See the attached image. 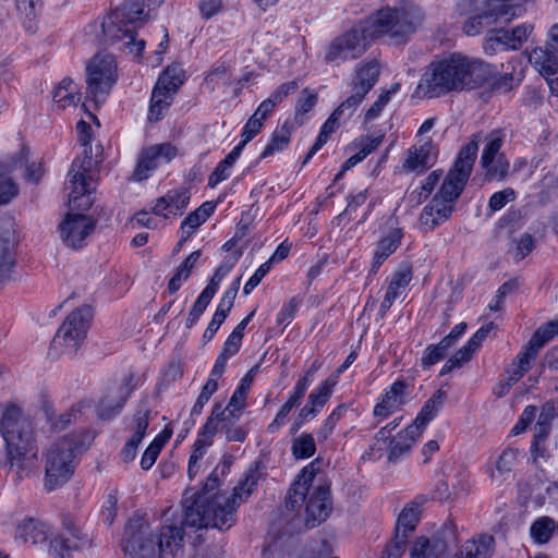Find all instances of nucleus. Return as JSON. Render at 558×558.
Wrapping results in <instances>:
<instances>
[{
	"mask_svg": "<svg viewBox=\"0 0 558 558\" xmlns=\"http://www.w3.org/2000/svg\"><path fill=\"white\" fill-rule=\"evenodd\" d=\"M356 109L352 106H345V101H342L325 121L320 128V132L317 136L316 142L308 150L303 165L307 163L311 158L327 143L329 135L332 134L339 126V120L345 116L350 118Z\"/></svg>",
	"mask_w": 558,
	"mask_h": 558,
	"instance_id": "23",
	"label": "nucleus"
},
{
	"mask_svg": "<svg viewBox=\"0 0 558 558\" xmlns=\"http://www.w3.org/2000/svg\"><path fill=\"white\" fill-rule=\"evenodd\" d=\"M550 425L551 416L546 413H541L536 423V433L532 442V447L536 448L538 444L546 439L550 430Z\"/></svg>",
	"mask_w": 558,
	"mask_h": 558,
	"instance_id": "64",
	"label": "nucleus"
},
{
	"mask_svg": "<svg viewBox=\"0 0 558 558\" xmlns=\"http://www.w3.org/2000/svg\"><path fill=\"white\" fill-rule=\"evenodd\" d=\"M517 450L507 448L498 457L495 463V470L490 472V478L493 481L501 482L505 476L511 472V468L517 459Z\"/></svg>",
	"mask_w": 558,
	"mask_h": 558,
	"instance_id": "39",
	"label": "nucleus"
},
{
	"mask_svg": "<svg viewBox=\"0 0 558 558\" xmlns=\"http://www.w3.org/2000/svg\"><path fill=\"white\" fill-rule=\"evenodd\" d=\"M207 447H208V445H206V441L205 440H201L197 437L196 441L194 442V450H193V452H192V454L190 457V460H189L187 473H189V476L191 478L194 477L195 474L197 473V471L199 469L198 461L205 454V449Z\"/></svg>",
	"mask_w": 558,
	"mask_h": 558,
	"instance_id": "61",
	"label": "nucleus"
},
{
	"mask_svg": "<svg viewBox=\"0 0 558 558\" xmlns=\"http://www.w3.org/2000/svg\"><path fill=\"white\" fill-rule=\"evenodd\" d=\"M347 412V407L344 404L338 405L325 420L323 426L317 432V437L319 441H325L329 435L335 429L338 421L342 417V415Z\"/></svg>",
	"mask_w": 558,
	"mask_h": 558,
	"instance_id": "51",
	"label": "nucleus"
},
{
	"mask_svg": "<svg viewBox=\"0 0 558 558\" xmlns=\"http://www.w3.org/2000/svg\"><path fill=\"white\" fill-rule=\"evenodd\" d=\"M92 148L83 149V157H77L72 162L71 169L69 171L70 174L80 173L83 177H93V169L95 168L97 161L94 160L92 155Z\"/></svg>",
	"mask_w": 558,
	"mask_h": 558,
	"instance_id": "47",
	"label": "nucleus"
},
{
	"mask_svg": "<svg viewBox=\"0 0 558 558\" xmlns=\"http://www.w3.org/2000/svg\"><path fill=\"white\" fill-rule=\"evenodd\" d=\"M25 154L26 153L24 150H20L14 156L0 161V178H4L17 168H21V166L26 161Z\"/></svg>",
	"mask_w": 558,
	"mask_h": 558,
	"instance_id": "63",
	"label": "nucleus"
},
{
	"mask_svg": "<svg viewBox=\"0 0 558 558\" xmlns=\"http://www.w3.org/2000/svg\"><path fill=\"white\" fill-rule=\"evenodd\" d=\"M93 308L83 305L72 311L52 339L49 355L74 354L87 336L93 319Z\"/></svg>",
	"mask_w": 558,
	"mask_h": 558,
	"instance_id": "8",
	"label": "nucleus"
},
{
	"mask_svg": "<svg viewBox=\"0 0 558 558\" xmlns=\"http://www.w3.org/2000/svg\"><path fill=\"white\" fill-rule=\"evenodd\" d=\"M95 221L83 214H66L59 225L60 239L71 248H80L93 233Z\"/></svg>",
	"mask_w": 558,
	"mask_h": 558,
	"instance_id": "15",
	"label": "nucleus"
},
{
	"mask_svg": "<svg viewBox=\"0 0 558 558\" xmlns=\"http://www.w3.org/2000/svg\"><path fill=\"white\" fill-rule=\"evenodd\" d=\"M54 105L59 109L76 107L81 100L76 84L71 78H63L52 93Z\"/></svg>",
	"mask_w": 558,
	"mask_h": 558,
	"instance_id": "31",
	"label": "nucleus"
},
{
	"mask_svg": "<svg viewBox=\"0 0 558 558\" xmlns=\"http://www.w3.org/2000/svg\"><path fill=\"white\" fill-rule=\"evenodd\" d=\"M160 0H125L108 14L102 22L106 40L120 44L119 49L140 57L145 48L144 39H136L135 31L149 17L151 5H159Z\"/></svg>",
	"mask_w": 558,
	"mask_h": 558,
	"instance_id": "6",
	"label": "nucleus"
},
{
	"mask_svg": "<svg viewBox=\"0 0 558 558\" xmlns=\"http://www.w3.org/2000/svg\"><path fill=\"white\" fill-rule=\"evenodd\" d=\"M486 145L484 147L481 163L482 166L488 165L497 158L498 153L504 143V134L499 130H494L484 137Z\"/></svg>",
	"mask_w": 558,
	"mask_h": 558,
	"instance_id": "40",
	"label": "nucleus"
},
{
	"mask_svg": "<svg viewBox=\"0 0 558 558\" xmlns=\"http://www.w3.org/2000/svg\"><path fill=\"white\" fill-rule=\"evenodd\" d=\"M184 70L179 65H170L161 73L156 83L160 84V86H163L168 88V90L175 94L179 87L184 83Z\"/></svg>",
	"mask_w": 558,
	"mask_h": 558,
	"instance_id": "41",
	"label": "nucleus"
},
{
	"mask_svg": "<svg viewBox=\"0 0 558 558\" xmlns=\"http://www.w3.org/2000/svg\"><path fill=\"white\" fill-rule=\"evenodd\" d=\"M515 198V192L507 187L502 191L494 193L488 202V208L490 211H497L504 208L509 202Z\"/></svg>",
	"mask_w": 558,
	"mask_h": 558,
	"instance_id": "60",
	"label": "nucleus"
},
{
	"mask_svg": "<svg viewBox=\"0 0 558 558\" xmlns=\"http://www.w3.org/2000/svg\"><path fill=\"white\" fill-rule=\"evenodd\" d=\"M557 335L558 322L550 320L538 327L530 341L539 350L546 342L551 340Z\"/></svg>",
	"mask_w": 558,
	"mask_h": 558,
	"instance_id": "49",
	"label": "nucleus"
},
{
	"mask_svg": "<svg viewBox=\"0 0 558 558\" xmlns=\"http://www.w3.org/2000/svg\"><path fill=\"white\" fill-rule=\"evenodd\" d=\"M317 102V94L304 88L296 102L294 120L298 124L303 123V116L311 111Z\"/></svg>",
	"mask_w": 558,
	"mask_h": 558,
	"instance_id": "48",
	"label": "nucleus"
},
{
	"mask_svg": "<svg viewBox=\"0 0 558 558\" xmlns=\"http://www.w3.org/2000/svg\"><path fill=\"white\" fill-rule=\"evenodd\" d=\"M293 128L289 121L277 128L271 135V140L265 147L260 157L266 158L283 150L290 143Z\"/></svg>",
	"mask_w": 558,
	"mask_h": 558,
	"instance_id": "36",
	"label": "nucleus"
},
{
	"mask_svg": "<svg viewBox=\"0 0 558 558\" xmlns=\"http://www.w3.org/2000/svg\"><path fill=\"white\" fill-rule=\"evenodd\" d=\"M558 527L556 521L549 517L537 519L531 526V536L537 543H547Z\"/></svg>",
	"mask_w": 558,
	"mask_h": 558,
	"instance_id": "43",
	"label": "nucleus"
},
{
	"mask_svg": "<svg viewBox=\"0 0 558 558\" xmlns=\"http://www.w3.org/2000/svg\"><path fill=\"white\" fill-rule=\"evenodd\" d=\"M421 433L417 426L411 424L400 432L397 437L392 438L390 440L389 460L396 461L400 456L408 452Z\"/></svg>",
	"mask_w": 558,
	"mask_h": 558,
	"instance_id": "32",
	"label": "nucleus"
},
{
	"mask_svg": "<svg viewBox=\"0 0 558 558\" xmlns=\"http://www.w3.org/2000/svg\"><path fill=\"white\" fill-rule=\"evenodd\" d=\"M174 94L168 88L156 83L151 93L150 106L148 111L149 121H159L163 118L169 109Z\"/></svg>",
	"mask_w": 558,
	"mask_h": 558,
	"instance_id": "30",
	"label": "nucleus"
},
{
	"mask_svg": "<svg viewBox=\"0 0 558 558\" xmlns=\"http://www.w3.org/2000/svg\"><path fill=\"white\" fill-rule=\"evenodd\" d=\"M16 244L15 229L12 220H3L0 225V284L11 280L15 266L13 250Z\"/></svg>",
	"mask_w": 558,
	"mask_h": 558,
	"instance_id": "18",
	"label": "nucleus"
},
{
	"mask_svg": "<svg viewBox=\"0 0 558 558\" xmlns=\"http://www.w3.org/2000/svg\"><path fill=\"white\" fill-rule=\"evenodd\" d=\"M240 414L223 410L221 404H215L206 423L198 433V438L205 440L206 445L213 444V437L217 434H223L227 441L245 440L247 430L239 424Z\"/></svg>",
	"mask_w": 558,
	"mask_h": 558,
	"instance_id": "11",
	"label": "nucleus"
},
{
	"mask_svg": "<svg viewBox=\"0 0 558 558\" xmlns=\"http://www.w3.org/2000/svg\"><path fill=\"white\" fill-rule=\"evenodd\" d=\"M262 478L258 463L251 466L244 478L233 488L230 497L209 499L206 494H184L185 515L181 526L194 529L229 530L236 521V508L244 502Z\"/></svg>",
	"mask_w": 558,
	"mask_h": 558,
	"instance_id": "3",
	"label": "nucleus"
},
{
	"mask_svg": "<svg viewBox=\"0 0 558 558\" xmlns=\"http://www.w3.org/2000/svg\"><path fill=\"white\" fill-rule=\"evenodd\" d=\"M401 238L402 231L400 229H393L377 243V247L374 254V262L372 265L373 271H376L384 263V260H386V258L397 250Z\"/></svg>",
	"mask_w": 558,
	"mask_h": 558,
	"instance_id": "33",
	"label": "nucleus"
},
{
	"mask_svg": "<svg viewBox=\"0 0 558 558\" xmlns=\"http://www.w3.org/2000/svg\"><path fill=\"white\" fill-rule=\"evenodd\" d=\"M80 441L66 436L50 445L45 453V488L52 492L68 483L74 474Z\"/></svg>",
	"mask_w": 558,
	"mask_h": 558,
	"instance_id": "7",
	"label": "nucleus"
},
{
	"mask_svg": "<svg viewBox=\"0 0 558 558\" xmlns=\"http://www.w3.org/2000/svg\"><path fill=\"white\" fill-rule=\"evenodd\" d=\"M290 549L282 536L267 537L262 550V558H289Z\"/></svg>",
	"mask_w": 558,
	"mask_h": 558,
	"instance_id": "42",
	"label": "nucleus"
},
{
	"mask_svg": "<svg viewBox=\"0 0 558 558\" xmlns=\"http://www.w3.org/2000/svg\"><path fill=\"white\" fill-rule=\"evenodd\" d=\"M482 138V133L473 134L470 142L460 149L453 168L445 177L437 194L442 202L452 205L462 193L472 172Z\"/></svg>",
	"mask_w": 558,
	"mask_h": 558,
	"instance_id": "9",
	"label": "nucleus"
},
{
	"mask_svg": "<svg viewBox=\"0 0 558 558\" xmlns=\"http://www.w3.org/2000/svg\"><path fill=\"white\" fill-rule=\"evenodd\" d=\"M213 298L214 295L209 294V292H206L204 290L202 291V293L198 295L192 310L189 313V317L185 324L186 328L190 329L197 323V320L199 319V317L202 316V314L204 313Z\"/></svg>",
	"mask_w": 558,
	"mask_h": 558,
	"instance_id": "52",
	"label": "nucleus"
},
{
	"mask_svg": "<svg viewBox=\"0 0 558 558\" xmlns=\"http://www.w3.org/2000/svg\"><path fill=\"white\" fill-rule=\"evenodd\" d=\"M408 541L404 535H393L386 545L380 558H401L405 551Z\"/></svg>",
	"mask_w": 558,
	"mask_h": 558,
	"instance_id": "56",
	"label": "nucleus"
},
{
	"mask_svg": "<svg viewBox=\"0 0 558 558\" xmlns=\"http://www.w3.org/2000/svg\"><path fill=\"white\" fill-rule=\"evenodd\" d=\"M482 167L486 171L485 177L487 180L502 181L509 172L510 163L502 154H499L497 158L494 159V161H490L488 165Z\"/></svg>",
	"mask_w": 558,
	"mask_h": 558,
	"instance_id": "46",
	"label": "nucleus"
},
{
	"mask_svg": "<svg viewBox=\"0 0 558 558\" xmlns=\"http://www.w3.org/2000/svg\"><path fill=\"white\" fill-rule=\"evenodd\" d=\"M424 20L422 10L410 1H400L393 7H385L368 16L363 24L355 25L336 37L327 47L326 63L341 64L360 58L371 40L388 36L395 44L405 43Z\"/></svg>",
	"mask_w": 558,
	"mask_h": 558,
	"instance_id": "1",
	"label": "nucleus"
},
{
	"mask_svg": "<svg viewBox=\"0 0 558 558\" xmlns=\"http://www.w3.org/2000/svg\"><path fill=\"white\" fill-rule=\"evenodd\" d=\"M305 505V525L313 529L330 515L332 502L330 499V488L328 484H319L313 490H307Z\"/></svg>",
	"mask_w": 558,
	"mask_h": 558,
	"instance_id": "16",
	"label": "nucleus"
},
{
	"mask_svg": "<svg viewBox=\"0 0 558 558\" xmlns=\"http://www.w3.org/2000/svg\"><path fill=\"white\" fill-rule=\"evenodd\" d=\"M48 526L35 519H24L15 530V542L23 546H36L48 539Z\"/></svg>",
	"mask_w": 558,
	"mask_h": 558,
	"instance_id": "25",
	"label": "nucleus"
},
{
	"mask_svg": "<svg viewBox=\"0 0 558 558\" xmlns=\"http://www.w3.org/2000/svg\"><path fill=\"white\" fill-rule=\"evenodd\" d=\"M446 399V392L437 390L424 404L421 412L412 423L422 432L425 426L437 415Z\"/></svg>",
	"mask_w": 558,
	"mask_h": 558,
	"instance_id": "34",
	"label": "nucleus"
},
{
	"mask_svg": "<svg viewBox=\"0 0 558 558\" xmlns=\"http://www.w3.org/2000/svg\"><path fill=\"white\" fill-rule=\"evenodd\" d=\"M458 544V530L452 522L445 523L432 538L421 536L412 545L411 558H447Z\"/></svg>",
	"mask_w": 558,
	"mask_h": 558,
	"instance_id": "12",
	"label": "nucleus"
},
{
	"mask_svg": "<svg viewBox=\"0 0 558 558\" xmlns=\"http://www.w3.org/2000/svg\"><path fill=\"white\" fill-rule=\"evenodd\" d=\"M408 386L404 379H398L389 387L373 411L374 416L378 418V423L398 411L407 402Z\"/></svg>",
	"mask_w": 558,
	"mask_h": 558,
	"instance_id": "21",
	"label": "nucleus"
},
{
	"mask_svg": "<svg viewBox=\"0 0 558 558\" xmlns=\"http://www.w3.org/2000/svg\"><path fill=\"white\" fill-rule=\"evenodd\" d=\"M430 150L432 145L429 143L423 144L420 148L410 149L403 163L404 169L417 172L426 170L430 166Z\"/></svg>",
	"mask_w": 558,
	"mask_h": 558,
	"instance_id": "37",
	"label": "nucleus"
},
{
	"mask_svg": "<svg viewBox=\"0 0 558 558\" xmlns=\"http://www.w3.org/2000/svg\"><path fill=\"white\" fill-rule=\"evenodd\" d=\"M184 531L181 525L166 523L155 534L144 518H133L125 526L123 549L128 558H177L182 553Z\"/></svg>",
	"mask_w": 558,
	"mask_h": 558,
	"instance_id": "4",
	"label": "nucleus"
},
{
	"mask_svg": "<svg viewBox=\"0 0 558 558\" xmlns=\"http://www.w3.org/2000/svg\"><path fill=\"white\" fill-rule=\"evenodd\" d=\"M165 441L166 439L156 437L146 448L141 459V466L143 470H149L154 465Z\"/></svg>",
	"mask_w": 558,
	"mask_h": 558,
	"instance_id": "57",
	"label": "nucleus"
},
{
	"mask_svg": "<svg viewBox=\"0 0 558 558\" xmlns=\"http://www.w3.org/2000/svg\"><path fill=\"white\" fill-rule=\"evenodd\" d=\"M150 412L148 400H141L129 425L130 432L138 436H145L149 425Z\"/></svg>",
	"mask_w": 558,
	"mask_h": 558,
	"instance_id": "38",
	"label": "nucleus"
},
{
	"mask_svg": "<svg viewBox=\"0 0 558 558\" xmlns=\"http://www.w3.org/2000/svg\"><path fill=\"white\" fill-rule=\"evenodd\" d=\"M531 32L532 26L526 24L519 25L512 29H505L509 49H518L527 39Z\"/></svg>",
	"mask_w": 558,
	"mask_h": 558,
	"instance_id": "53",
	"label": "nucleus"
},
{
	"mask_svg": "<svg viewBox=\"0 0 558 558\" xmlns=\"http://www.w3.org/2000/svg\"><path fill=\"white\" fill-rule=\"evenodd\" d=\"M453 206L439 199L436 195L429 205L425 206L420 215V222L428 230H433L436 226L446 221L451 213Z\"/></svg>",
	"mask_w": 558,
	"mask_h": 558,
	"instance_id": "28",
	"label": "nucleus"
},
{
	"mask_svg": "<svg viewBox=\"0 0 558 558\" xmlns=\"http://www.w3.org/2000/svg\"><path fill=\"white\" fill-rule=\"evenodd\" d=\"M292 454L296 459H306L316 451L315 439L312 434L303 433L292 441Z\"/></svg>",
	"mask_w": 558,
	"mask_h": 558,
	"instance_id": "44",
	"label": "nucleus"
},
{
	"mask_svg": "<svg viewBox=\"0 0 558 558\" xmlns=\"http://www.w3.org/2000/svg\"><path fill=\"white\" fill-rule=\"evenodd\" d=\"M380 74L379 62L375 59L361 62L356 65L351 83L352 94L344 100L345 106L357 109L367 93L377 83Z\"/></svg>",
	"mask_w": 558,
	"mask_h": 558,
	"instance_id": "14",
	"label": "nucleus"
},
{
	"mask_svg": "<svg viewBox=\"0 0 558 558\" xmlns=\"http://www.w3.org/2000/svg\"><path fill=\"white\" fill-rule=\"evenodd\" d=\"M19 194L17 184L10 178H0V205H8Z\"/></svg>",
	"mask_w": 558,
	"mask_h": 558,
	"instance_id": "62",
	"label": "nucleus"
},
{
	"mask_svg": "<svg viewBox=\"0 0 558 558\" xmlns=\"http://www.w3.org/2000/svg\"><path fill=\"white\" fill-rule=\"evenodd\" d=\"M498 17H501L496 12L495 8L489 7L486 11L475 16L468 19L463 25V32L468 36H476L483 31L489 28Z\"/></svg>",
	"mask_w": 558,
	"mask_h": 558,
	"instance_id": "35",
	"label": "nucleus"
},
{
	"mask_svg": "<svg viewBox=\"0 0 558 558\" xmlns=\"http://www.w3.org/2000/svg\"><path fill=\"white\" fill-rule=\"evenodd\" d=\"M218 389V384L216 378H209L207 383L204 385L201 393L198 395L196 402L194 403L191 415H199L204 405L208 402L214 392Z\"/></svg>",
	"mask_w": 558,
	"mask_h": 558,
	"instance_id": "54",
	"label": "nucleus"
},
{
	"mask_svg": "<svg viewBox=\"0 0 558 558\" xmlns=\"http://www.w3.org/2000/svg\"><path fill=\"white\" fill-rule=\"evenodd\" d=\"M90 535L71 518L63 520V534L56 536L50 543L52 558H72L71 550L89 547Z\"/></svg>",
	"mask_w": 558,
	"mask_h": 558,
	"instance_id": "13",
	"label": "nucleus"
},
{
	"mask_svg": "<svg viewBox=\"0 0 558 558\" xmlns=\"http://www.w3.org/2000/svg\"><path fill=\"white\" fill-rule=\"evenodd\" d=\"M65 189L69 190V202L77 209L86 210L92 206L90 194L95 191L94 177H83L80 173L68 174Z\"/></svg>",
	"mask_w": 558,
	"mask_h": 558,
	"instance_id": "22",
	"label": "nucleus"
},
{
	"mask_svg": "<svg viewBox=\"0 0 558 558\" xmlns=\"http://www.w3.org/2000/svg\"><path fill=\"white\" fill-rule=\"evenodd\" d=\"M240 286V278H238L230 288L226 290L223 293L219 305L216 310L217 313L221 314L222 316L227 317L229 312L231 311L238 290Z\"/></svg>",
	"mask_w": 558,
	"mask_h": 558,
	"instance_id": "59",
	"label": "nucleus"
},
{
	"mask_svg": "<svg viewBox=\"0 0 558 558\" xmlns=\"http://www.w3.org/2000/svg\"><path fill=\"white\" fill-rule=\"evenodd\" d=\"M484 49L487 53L509 49L507 46V36H505V28L489 29L485 39Z\"/></svg>",
	"mask_w": 558,
	"mask_h": 558,
	"instance_id": "50",
	"label": "nucleus"
},
{
	"mask_svg": "<svg viewBox=\"0 0 558 558\" xmlns=\"http://www.w3.org/2000/svg\"><path fill=\"white\" fill-rule=\"evenodd\" d=\"M135 388L133 376H128L117 393L107 395L98 405V414L104 420H110L120 413Z\"/></svg>",
	"mask_w": 558,
	"mask_h": 558,
	"instance_id": "24",
	"label": "nucleus"
},
{
	"mask_svg": "<svg viewBox=\"0 0 558 558\" xmlns=\"http://www.w3.org/2000/svg\"><path fill=\"white\" fill-rule=\"evenodd\" d=\"M426 500V497L421 495L415 497L413 501L403 508L397 520L395 535L402 534L408 541L410 534L414 532L420 521L421 507Z\"/></svg>",
	"mask_w": 558,
	"mask_h": 558,
	"instance_id": "27",
	"label": "nucleus"
},
{
	"mask_svg": "<svg viewBox=\"0 0 558 558\" xmlns=\"http://www.w3.org/2000/svg\"><path fill=\"white\" fill-rule=\"evenodd\" d=\"M336 385V376H329L316 390L310 393V403L320 410L331 397Z\"/></svg>",
	"mask_w": 558,
	"mask_h": 558,
	"instance_id": "45",
	"label": "nucleus"
},
{
	"mask_svg": "<svg viewBox=\"0 0 558 558\" xmlns=\"http://www.w3.org/2000/svg\"><path fill=\"white\" fill-rule=\"evenodd\" d=\"M413 271L409 264H402L392 275L387 287L385 298L380 304V312L384 315L407 289L412 280Z\"/></svg>",
	"mask_w": 558,
	"mask_h": 558,
	"instance_id": "26",
	"label": "nucleus"
},
{
	"mask_svg": "<svg viewBox=\"0 0 558 558\" xmlns=\"http://www.w3.org/2000/svg\"><path fill=\"white\" fill-rule=\"evenodd\" d=\"M494 537L483 534L477 539L465 542L454 558H489L494 553Z\"/></svg>",
	"mask_w": 558,
	"mask_h": 558,
	"instance_id": "29",
	"label": "nucleus"
},
{
	"mask_svg": "<svg viewBox=\"0 0 558 558\" xmlns=\"http://www.w3.org/2000/svg\"><path fill=\"white\" fill-rule=\"evenodd\" d=\"M530 61L546 77L551 94L558 96V52L546 44L532 51Z\"/></svg>",
	"mask_w": 558,
	"mask_h": 558,
	"instance_id": "19",
	"label": "nucleus"
},
{
	"mask_svg": "<svg viewBox=\"0 0 558 558\" xmlns=\"http://www.w3.org/2000/svg\"><path fill=\"white\" fill-rule=\"evenodd\" d=\"M399 88V84H393L390 89L381 93L377 100L371 106V108L365 113V119L367 121L374 120L379 116L384 107L390 100L391 95H393Z\"/></svg>",
	"mask_w": 558,
	"mask_h": 558,
	"instance_id": "58",
	"label": "nucleus"
},
{
	"mask_svg": "<svg viewBox=\"0 0 558 558\" xmlns=\"http://www.w3.org/2000/svg\"><path fill=\"white\" fill-rule=\"evenodd\" d=\"M177 155V148L170 143H162L144 149L133 172L136 181L145 180L160 162H168Z\"/></svg>",
	"mask_w": 558,
	"mask_h": 558,
	"instance_id": "17",
	"label": "nucleus"
},
{
	"mask_svg": "<svg viewBox=\"0 0 558 558\" xmlns=\"http://www.w3.org/2000/svg\"><path fill=\"white\" fill-rule=\"evenodd\" d=\"M86 96L96 105L105 102L117 82V62L112 54H97L86 66Z\"/></svg>",
	"mask_w": 558,
	"mask_h": 558,
	"instance_id": "10",
	"label": "nucleus"
},
{
	"mask_svg": "<svg viewBox=\"0 0 558 558\" xmlns=\"http://www.w3.org/2000/svg\"><path fill=\"white\" fill-rule=\"evenodd\" d=\"M320 463L322 461L319 459H315L302 470L298 481L288 492L286 498V508L288 510L300 511L304 500L306 499L307 490H311V483L320 470Z\"/></svg>",
	"mask_w": 558,
	"mask_h": 558,
	"instance_id": "20",
	"label": "nucleus"
},
{
	"mask_svg": "<svg viewBox=\"0 0 558 558\" xmlns=\"http://www.w3.org/2000/svg\"><path fill=\"white\" fill-rule=\"evenodd\" d=\"M0 435L17 483L27 471V462L36 458L37 446L31 420L24 416L21 405L13 401L0 403Z\"/></svg>",
	"mask_w": 558,
	"mask_h": 558,
	"instance_id": "5",
	"label": "nucleus"
},
{
	"mask_svg": "<svg viewBox=\"0 0 558 558\" xmlns=\"http://www.w3.org/2000/svg\"><path fill=\"white\" fill-rule=\"evenodd\" d=\"M489 63L459 52L445 54L433 60L425 69L417 90L427 98H435L452 92L472 90L483 86L494 76Z\"/></svg>",
	"mask_w": 558,
	"mask_h": 558,
	"instance_id": "2",
	"label": "nucleus"
},
{
	"mask_svg": "<svg viewBox=\"0 0 558 558\" xmlns=\"http://www.w3.org/2000/svg\"><path fill=\"white\" fill-rule=\"evenodd\" d=\"M236 259L228 258L223 260L220 266L216 269L214 276L209 280L207 287L204 289V291L209 292V294L215 295L219 283L221 282L222 278L233 268Z\"/></svg>",
	"mask_w": 558,
	"mask_h": 558,
	"instance_id": "55",
	"label": "nucleus"
}]
</instances>
